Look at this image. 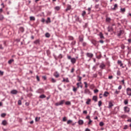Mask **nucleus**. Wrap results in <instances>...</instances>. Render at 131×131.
I'll return each mask as SVG.
<instances>
[{"label": "nucleus", "mask_w": 131, "mask_h": 131, "mask_svg": "<svg viewBox=\"0 0 131 131\" xmlns=\"http://www.w3.org/2000/svg\"><path fill=\"white\" fill-rule=\"evenodd\" d=\"M64 103H65V100H61L60 102L56 103L55 106H61V105H63Z\"/></svg>", "instance_id": "nucleus-1"}, {"label": "nucleus", "mask_w": 131, "mask_h": 131, "mask_svg": "<svg viewBox=\"0 0 131 131\" xmlns=\"http://www.w3.org/2000/svg\"><path fill=\"white\" fill-rule=\"evenodd\" d=\"M124 111L125 113H128V112H129V111H130V109L127 106H125L124 107Z\"/></svg>", "instance_id": "nucleus-2"}, {"label": "nucleus", "mask_w": 131, "mask_h": 131, "mask_svg": "<svg viewBox=\"0 0 131 131\" xmlns=\"http://www.w3.org/2000/svg\"><path fill=\"white\" fill-rule=\"evenodd\" d=\"M86 56H87L88 58H93V57H94V54L91 53H87L86 54Z\"/></svg>", "instance_id": "nucleus-3"}, {"label": "nucleus", "mask_w": 131, "mask_h": 131, "mask_svg": "<svg viewBox=\"0 0 131 131\" xmlns=\"http://www.w3.org/2000/svg\"><path fill=\"white\" fill-rule=\"evenodd\" d=\"M118 64L120 66V67L124 68V67H123V63H122V61L121 60H118Z\"/></svg>", "instance_id": "nucleus-4"}, {"label": "nucleus", "mask_w": 131, "mask_h": 131, "mask_svg": "<svg viewBox=\"0 0 131 131\" xmlns=\"http://www.w3.org/2000/svg\"><path fill=\"white\" fill-rule=\"evenodd\" d=\"M10 93L12 94V95H17V94H18V91L13 90L11 91Z\"/></svg>", "instance_id": "nucleus-5"}, {"label": "nucleus", "mask_w": 131, "mask_h": 131, "mask_svg": "<svg viewBox=\"0 0 131 131\" xmlns=\"http://www.w3.org/2000/svg\"><path fill=\"white\" fill-rule=\"evenodd\" d=\"M99 67L100 68H101V69H105V68H106V65H105L104 63H101Z\"/></svg>", "instance_id": "nucleus-6"}, {"label": "nucleus", "mask_w": 131, "mask_h": 131, "mask_svg": "<svg viewBox=\"0 0 131 131\" xmlns=\"http://www.w3.org/2000/svg\"><path fill=\"white\" fill-rule=\"evenodd\" d=\"M99 35L101 39H105V37H104V35H103V33H102V32L99 33Z\"/></svg>", "instance_id": "nucleus-7"}, {"label": "nucleus", "mask_w": 131, "mask_h": 131, "mask_svg": "<svg viewBox=\"0 0 131 131\" xmlns=\"http://www.w3.org/2000/svg\"><path fill=\"white\" fill-rule=\"evenodd\" d=\"M71 62L72 64H75L76 63V59L75 58H72Z\"/></svg>", "instance_id": "nucleus-8"}, {"label": "nucleus", "mask_w": 131, "mask_h": 131, "mask_svg": "<svg viewBox=\"0 0 131 131\" xmlns=\"http://www.w3.org/2000/svg\"><path fill=\"white\" fill-rule=\"evenodd\" d=\"M54 76L56 77V78H58L60 76V74L58 73V72H55L54 74Z\"/></svg>", "instance_id": "nucleus-9"}, {"label": "nucleus", "mask_w": 131, "mask_h": 131, "mask_svg": "<svg viewBox=\"0 0 131 131\" xmlns=\"http://www.w3.org/2000/svg\"><path fill=\"white\" fill-rule=\"evenodd\" d=\"M36 93H37L38 94H41V93H43V89H39L36 91Z\"/></svg>", "instance_id": "nucleus-10"}, {"label": "nucleus", "mask_w": 131, "mask_h": 131, "mask_svg": "<svg viewBox=\"0 0 131 131\" xmlns=\"http://www.w3.org/2000/svg\"><path fill=\"white\" fill-rule=\"evenodd\" d=\"M123 33H124V31L123 30H120L118 33V36H121V35L123 34Z\"/></svg>", "instance_id": "nucleus-11"}, {"label": "nucleus", "mask_w": 131, "mask_h": 131, "mask_svg": "<svg viewBox=\"0 0 131 131\" xmlns=\"http://www.w3.org/2000/svg\"><path fill=\"white\" fill-rule=\"evenodd\" d=\"M78 124H79V125H82V124H83V120H79V121H78Z\"/></svg>", "instance_id": "nucleus-12"}, {"label": "nucleus", "mask_w": 131, "mask_h": 131, "mask_svg": "<svg viewBox=\"0 0 131 131\" xmlns=\"http://www.w3.org/2000/svg\"><path fill=\"white\" fill-rule=\"evenodd\" d=\"M120 12V13H122V14H124V13H125V8H121Z\"/></svg>", "instance_id": "nucleus-13"}, {"label": "nucleus", "mask_w": 131, "mask_h": 131, "mask_svg": "<svg viewBox=\"0 0 131 131\" xmlns=\"http://www.w3.org/2000/svg\"><path fill=\"white\" fill-rule=\"evenodd\" d=\"M108 95H109V92L105 91L103 94V97H108Z\"/></svg>", "instance_id": "nucleus-14"}, {"label": "nucleus", "mask_w": 131, "mask_h": 131, "mask_svg": "<svg viewBox=\"0 0 131 131\" xmlns=\"http://www.w3.org/2000/svg\"><path fill=\"white\" fill-rule=\"evenodd\" d=\"M107 30H108V32H110V31H113V28L112 27L108 26L107 28Z\"/></svg>", "instance_id": "nucleus-15"}, {"label": "nucleus", "mask_w": 131, "mask_h": 131, "mask_svg": "<svg viewBox=\"0 0 131 131\" xmlns=\"http://www.w3.org/2000/svg\"><path fill=\"white\" fill-rule=\"evenodd\" d=\"M92 43L94 45V46H95L96 47V46H97L98 42L96 40H93L92 41Z\"/></svg>", "instance_id": "nucleus-16"}, {"label": "nucleus", "mask_w": 131, "mask_h": 131, "mask_svg": "<svg viewBox=\"0 0 131 131\" xmlns=\"http://www.w3.org/2000/svg\"><path fill=\"white\" fill-rule=\"evenodd\" d=\"M93 100L95 101V102H97L98 101V98L97 97V96H93Z\"/></svg>", "instance_id": "nucleus-17"}, {"label": "nucleus", "mask_w": 131, "mask_h": 131, "mask_svg": "<svg viewBox=\"0 0 131 131\" xmlns=\"http://www.w3.org/2000/svg\"><path fill=\"white\" fill-rule=\"evenodd\" d=\"M30 21H35V17L34 16H30Z\"/></svg>", "instance_id": "nucleus-18"}, {"label": "nucleus", "mask_w": 131, "mask_h": 131, "mask_svg": "<svg viewBox=\"0 0 131 131\" xmlns=\"http://www.w3.org/2000/svg\"><path fill=\"white\" fill-rule=\"evenodd\" d=\"M7 121L6 120H4L2 121V124H3V125H7Z\"/></svg>", "instance_id": "nucleus-19"}, {"label": "nucleus", "mask_w": 131, "mask_h": 131, "mask_svg": "<svg viewBox=\"0 0 131 131\" xmlns=\"http://www.w3.org/2000/svg\"><path fill=\"white\" fill-rule=\"evenodd\" d=\"M112 107H113V103H112V102H110L108 103V108H111Z\"/></svg>", "instance_id": "nucleus-20"}, {"label": "nucleus", "mask_w": 131, "mask_h": 131, "mask_svg": "<svg viewBox=\"0 0 131 131\" xmlns=\"http://www.w3.org/2000/svg\"><path fill=\"white\" fill-rule=\"evenodd\" d=\"M84 94H90V90L88 89L84 90Z\"/></svg>", "instance_id": "nucleus-21"}, {"label": "nucleus", "mask_w": 131, "mask_h": 131, "mask_svg": "<svg viewBox=\"0 0 131 131\" xmlns=\"http://www.w3.org/2000/svg\"><path fill=\"white\" fill-rule=\"evenodd\" d=\"M66 11H70V10H71V5H68L67 9H66Z\"/></svg>", "instance_id": "nucleus-22"}, {"label": "nucleus", "mask_w": 131, "mask_h": 131, "mask_svg": "<svg viewBox=\"0 0 131 131\" xmlns=\"http://www.w3.org/2000/svg\"><path fill=\"white\" fill-rule=\"evenodd\" d=\"M46 96L44 94H42V95H41L39 96L40 99H45V98H46Z\"/></svg>", "instance_id": "nucleus-23"}, {"label": "nucleus", "mask_w": 131, "mask_h": 131, "mask_svg": "<svg viewBox=\"0 0 131 131\" xmlns=\"http://www.w3.org/2000/svg\"><path fill=\"white\" fill-rule=\"evenodd\" d=\"M46 23L48 24V23H51V18L48 17L47 20H46Z\"/></svg>", "instance_id": "nucleus-24"}, {"label": "nucleus", "mask_w": 131, "mask_h": 131, "mask_svg": "<svg viewBox=\"0 0 131 131\" xmlns=\"http://www.w3.org/2000/svg\"><path fill=\"white\" fill-rule=\"evenodd\" d=\"M111 21V18L110 17H106V22H108L110 23Z\"/></svg>", "instance_id": "nucleus-25"}, {"label": "nucleus", "mask_w": 131, "mask_h": 131, "mask_svg": "<svg viewBox=\"0 0 131 131\" xmlns=\"http://www.w3.org/2000/svg\"><path fill=\"white\" fill-rule=\"evenodd\" d=\"M124 103L125 105H127L128 104V100L126 99L124 101Z\"/></svg>", "instance_id": "nucleus-26"}, {"label": "nucleus", "mask_w": 131, "mask_h": 131, "mask_svg": "<svg viewBox=\"0 0 131 131\" xmlns=\"http://www.w3.org/2000/svg\"><path fill=\"white\" fill-rule=\"evenodd\" d=\"M45 36L46 37H50V36H51V35L49 33H46L45 34Z\"/></svg>", "instance_id": "nucleus-27"}, {"label": "nucleus", "mask_w": 131, "mask_h": 131, "mask_svg": "<svg viewBox=\"0 0 131 131\" xmlns=\"http://www.w3.org/2000/svg\"><path fill=\"white\" fill-rule=\"evenodd\" d=\"M79 41H80V42L83 41V38L82 37L79 36Z\"/></svg>", "instance_id": "nucleus-28"}, {"label": "nucleus", "mask_w": 131, "mask_h": 131, "mask_svg": "<svg viewBox=\"0 0 131 131\" xmlns=\"http://www.w3.org/2000/svg\"><path fill=\"white\" fill-rule=\"evenodd\" d=\"M12 62H14V59H10L8 61V64H12Z\"/></svg>", "instance_id": "nucleus-29"}, {"label": "nucleus", "mask_w": 131, "mask_h": 131, "mask_svg": "<svg viewBox=\"0 0 131 131\" xmlns=\"http://www.w3.org/2000/svg\"><path fill=\"white\" fill-rule=\"evenodd\" d=\"M55 10H56V11H59L60 10V7L59 6H56L55 7Z\"/></svg>", "instance_id": "nucleus-30"}, {"label": "nucleus", "mask_w": 131, "mask_h": 131, "mask_svg": "<svg viewBox=\"0 0 131 131\" xmlns=\"http://www.w3.org/2000/svg\"><path fill=\"white\" fill-rule=\"evenodd\" d=\"M19 30L21 32H24V28L23 27H20Z\"/></svg>", "instance_id": "nucleus-31"}, {"label": "nucleus", "mask_w": 131, "mask_h": 131, "mask_svg": "<svg viewBox=\"0 0 131 131\" xmlns=\"http://www.w3.org/2000/svg\"><path fill=\"white\" fill-rule=\"evenodd\" d=\"M51 81L53 83H55V82H56L57 81L55 79H54L53 78H51Z\"/></svg>", "instance_id": "nucleus-32"}, {"label": "nucleus", "mask_w": 131, "mask_h": 131, "mask_svg": "<svg viewBox=\"0 0 131 131\" xmlns=\"http://www.w3.org/2000/svg\"><path fill=\"white\" fill-rule=\"evenodd\" d=\"M90 102H91V99H88L86 102V104H87V105H90Z\"/></svg>", "instance_id": "nucleus-33"}, {"label": "nucleus", "mask_w": 131, "mask_h": 131, "mask_svg": "<svg viewBox=\"0 0 131 131\" xmlns=\"http://www.w3.org/2000/svg\"><path fill=\"white\" fill-rule=\"evenodd\" d=\"M39 119H40V117L38 118L37 117H36L35 119V120L36 122H37L39 121Z\"/></svg>", "instance_id": "nucleus-34"}, {"label": "nucleus", "mask_w": 131, "mask_h": 131, "mask_svg": "<svg viewBox=\"0 0 131 131\" xmlns=\"http://www.w3.org/2000/svg\"><path fill=\"white\" fill-rule=\"evenodd\" d=\"M39 43V40H36L35 41H34V43H35L36 45H37V43Z\"/></svg>", "instance_id": "nucleus-35"}, {"label": "nucleus", "mask_w": 131, "mask_h": 131, "mask_svg": "<svg viewBox=\"0 0 131 131\" xmlns=\"http://www.w3.org/2000/svg\"><path fill=\"white\" fill-rule=\"evenodd\" d=\"M85 14H86V12H85V11H83L82 13V17H84V15H85Z\"/></svg>", "instance_id": "nucleus-36"}, {"label": "nucleus", "mask_w": 131, "mask_h": 131, "mask_svg": "<svg viewBox=\"0 0 131 131\" xmlns=\"http://www.w3.org/2000/svg\"><path fill=\"white\" fill-rule=\"evenodd\" d=\"M4 20V15L0 14V20Z\"/></svg>", "instance_id": "nucleus-37"}, {"label": "nucleus", "mask_w": 131, "mask_h": 131, "mask_svg": "<svg viewBox=\"0 0 131 131\" xmlns=\"http://www.w3.org/2000/svg\"><path fill=\"white\" fill-rule=\"evenodd\" d=\"M98 106H99V107H101V106H102V101H99L98 102Z\"/></svg>", "instance_id": "nucleus-38"}, {"label": "nucleus", "mask_w": 131, "mask_h": 131, "mask_svg": "<svg viewBox=\"0 0 131 131\" xmlns=\"http://www.w3.org/2000/svg\"><path fill=\"white\" fill-rule=\"evenodd\" d=\"M7 115V114L6 113H3L1 114V117H5V116Z\"/></svg>", "instance_id": "nucleus-39"}, {"label": "nucleus", "mask_w": 131, "mask_h": 131, "mask_svg": "<svg viewBox=\"0 0 131 131\" xmlns=\"http://www.w3.org/2000/svg\"><path fill=\"white\" fill-rule=\"evenodd\" d=\"M66 105H71V102L70 101H66Z\"/></svg>", "instance_id": "nucleus-40"}, {"label": "nucleus", "mask_w": 131, "mask_h": 131, "mask_svg": "<svg viewBox=\"0 0 131 131\" xmlns=\"http://www.w3.org/2000/svg\"><path fill=\"white\" fill-rule=\"evenodd\" d=\"M126 94L128 96H131V92L130 91H126Z\"/></svg>", "instance_id": "nucleus-41"}, {"label": "nucleus", "mask_w": 131, "mask_h": 131, "mask_svg": "<svg viewBox=\"0 0 131 131\" xmlns=\"http://www.w3.org/2000/svg\"><path fill=\"white\" fill-rule=\"evenodd\" d=\"M72 122V120H69L68 121H67V124H70V123H71Z\"/></svg>", "instance_id": "nucleus-42"}, {"label": "nucleus", "mask_w": 131, "mask_h": 131, "mask_svg": "<svg viewBox=\"0 0 131 131\" xmlns=\"http://www.w3.org/2000/svg\"><path fill=\"white\" fill-rule=\"evenodd\" d=\"M99 125H100V126H103L104 125V122H100L99 123Z\"/></svg>", "instance_id": "nucleus-43"}, {"label": "nucleus", "mask_w": 131, "mask_h": 131, "mask_svg": "<svg viewBox=\"0 0 131 131\" xmlns=\"http://www.w3.org/2000/svg\"><path fill=\"white\" fill-rule=\"evenodd\" d=\"M126 115H122V116H121V118H126Z\"/></svg>", "instance_id": "nucleus-44"}, {"label": "nucleus", "mask_w": 131, "mask_h": 131, "mask_svg": "<svg viewBox=\"0 0 131 131\" xmlns=\"http://www.w3.org/2000/svg\"><path fill=\"white\" fill-rule=\"evenodd\" d=\"M18 105H22V101L20 100L18 101Z\"/></svg>", "instance_id": "nucleus-45"}, {"label": "nucleus", "mask_w": 131, "mask_h": 131, "mask_svg": "<svg viewBox=\"0 0 131 131\" xmlns=\"http://www.w3.org/2000/svg\"><path fill=\"white\" fill-rule=\"evenodd\" d=\"M86 45H87L86 42H83V43H82L83 47H86Z\"/></svg>", "instance_id": "nucleus-46"}, {"label": "nucleus", "mask_w": 131, "mask_h": 131, "mask_svg": "<svg viewBox=\"0 0 131 131\" xmlns=\"http://www.w3.org/2000/svg\"><path fill=\"white\" fill-rule=\"evenodd\" d=\"M84 84L85 85V88H88V83L86 82H84Z\"/></svg>", "instance_id": "nucleus-47"}, {"label": "nucleus", "mask_w": 131, "mask_h": 131, "mask_svg": "<svg viewBox=\"0 0 131 131\" xmlns=\"http://www.w3.org/2000/svg\"><path fill=\"white\" fill-rule=\"evenodd\" d=\"M42 78L44 80H47V76H42Z\"/></svg>", "instance_id": "nucleus-48"}, {"label": "nucleus", "mask_w": 131, "mask_h": 131, "mask_svg": "<svg viewBox=\"0 0 131 131\" xmlns=\"http://www.w3.org/2000/svg\"><path fill=\"white\" fill-rule=\"evenodd\" d=\"M36 79L37 81H40V79H39V77L38 76H36Z\"/></svg>", "instance_id": "nucleus-49"}, {"label": "nucleus", "mask_w": 131, "mask_h": 131, "mask_svg": "<svg viewBox=\"0 0 131 131\" xmlns=\"http://www.w3.org/2000/svg\"><path fill=\"white\" fill-rule=\"evenodd\" d=\"M99 42H100V43H104V40H103V39H101L99 41Z\"/></svg>", "instance_id": "nucleus-50"}, {"label": "nucleus", "mask_w": 131, "mask_h": 131, "mask_svg": "<svg viewBox=\"0 0 131 131\" xmlns=\"http://www.w3.org/2000/svg\"><path fill=\"white\" fill-rule=\"evenodd\" d=\"M79 84H81V82H78L77 83V86L78 88H79V86H80Z\"/></svg>", "instance_id": "nucleus-51"}, {"label": "nucleus", "mask_w": 131, "mask_h": 131, "mask_svg": "<svg viewBox=\"0 0 131 131\" xmlns=\"http://www.w3.org/2000/svg\"><path fill=\"white\" fill-rule=\"evenodd\" d=\"M126 92H131V89L129 88H127Z\"/></svg>", "instance_id": "nucleus-52"}, {"label": "nucleus", "mask_w": 131, "mask_h": 131, "mask_svg": "<svg viewBox=\"0 0 131 131\" xmlns=\"http://www.w3.org/2000/svg\"><path fill=\"white\" fill-rule=\"evenodd\" d=\"M73 91V92H74L75 93V92H76V91H77V88H75L74 87Z\"/></svg>", "instance_id": "nucleus-53"}, {"label": "nucleus", "mask_w": 131, "mask_h": 131, "mask_svg": "<svg viewBox=\"0 0 131 131\" xmlns=\"http://www.w3.org/2000/svg\"><path fill=\"white\" fill-rule=\"evenodd\" d=\"M128 126L127 125H125L123 128V129H127Z\"/></svg>", "instance_id": "nucleus-54"}, {"label": "nucleus", "mask_w": 131, "mask_h": 131, "mask_svg": "<svg viewBox=\"0 0 131 131\" xmlns=\"http://www.w3.org/2000/svg\"><path fill=\"white\" fill-rule=\"evenodd\" d=\"M68 60H71L72 59V58H71V56L69 55V56H68Z\"/></svg>", "instance_id": "nucleus-55"}, {"label": "nucleus", "mask_w": 131, "mask_h": 131, "mask_svg": "<svg viewBox=\"0 0 131 131\" xmlns=\"http://www.w3.org/2000/svg\"><path fill=\"white\" fill-rule=\"evenodd\" d=\"M92 122H93V121L91 119L89 120V122H88V125L91 124V123H92Z\"/></svg>", "instance_id": "nucleus-56"}, {"label": "nucleus", "mask_w": 131, "mask_h": 131, "mask_svg": "<svg viewBox=\"0 0 131 131\" xmlns=\"http://www.w3.org/2000/svg\"><path fill=\"white\" fill-rule=\"evenodd\" d=\"M120 74H121L120 72V71H117V75L118 76H120Z\"/></svg>", "instance_id": "nucleus-57"}, {"label": "nucleus", "mask_w": 131, "mask_h": 131, "mask_svg": "<svg viewBox=\"0 0 131 131\" xmlns=\"http://www.w3.org/2000/svg\"><path fill=\"white\" fill-rule=\"evenodd\" d=\"M74 70H75L74 68H73L71 69V73H73V72H74Z\"/></svg>", "instance_id": "nucleus-58"}, {"label": "nucleus", "mask_w": 131, "mask_h": 131, "mask_svg": "<svg viewBox=\"0 0 131 131\" xmlns=\"http://www.w3.org/2000/svg\"><path fill=\"white\" fill-rule=\"evenodd\" d=\"M78 77L79 78L78 81H81V77L78 76Z\"/></svg>", "instance_id": "nucleus-59"}, {"label": "nucleus", "mask_w": 131, "mask_h": 131, "mask_svg": "<svg viewBox=\"0 0 131 131\" xmlns=\"http://www.w3.org/2000/svg\"><path fill=\"white\" fill-rule=\"evenodd\" d=\"M0 75L1 76L4 75V72L0 71Z\"/></svg>", "instance_id": "nucleus-60"}, {"label": "nucleus", "mask_w": 131, "mask_h": 131, "mask_svg": "<svg viewBox=\"0 0 131 131\" xmlns=\"http://www.w3.org/2000/svg\"><path fill=\"white\" fill-rule=\"evenodd\" d=\"M99 92V90L98 89H95L94 90V93H98Z\"/></svg>", "instance_id": "nucleus-61"}, {"label": "nucleus", "mask_w": 131, "mask_h": 131, "mask_svg": "<svg viewBox=\"0 0 131 131\" xmlns=\"http://www.w3.org/2000/svg\"><path fill=\"white\" fill-rule=\"evenodd\" d=\"M112 78H113V76H108V79H112Z\"/></svg>", "instance_id": "nucleus-62"}, {"label": "nucleus", "mask_w": 131, "mask_h": 131, "mask_svg": "<svg viewBox=\"0 0 131 131\" xmlns=\"http://www.w3.org/2000/svg\"><path fill=\"white\" fill-rule=\"evenodd\" d=\"M67 119H66V117H64L63 118V121H66Z\"/></svg>", "instance_id": "nucleus-63"}, {"label": "nucleus", "mask_w": 131, "mask_h": 131, "mask_svg": "<svg viewBox=\"0 0 131 131\" xmlns=\"http://www.w3.org/2000/svg\"><path fill=\"white\" fill-rule=\"evenodd\" d=\"M127 41L129 43H130L131 42V39L130 38H129L127 39Z\"/></svg>", "instance_id": "nucleus-64"}]
</instances>
